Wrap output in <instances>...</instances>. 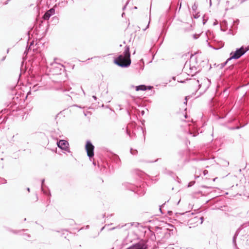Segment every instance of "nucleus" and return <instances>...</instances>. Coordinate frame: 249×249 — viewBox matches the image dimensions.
I'll return each mask as SVG.
<instances>
[{
    "label": "nucleus",
    "mask_w": 249,
    "mask_h": 249,
    "mask_svg": "<svg viewBox=\"0 0 249 249\" xmlns=\"http://www.w3.org/2000/svg\"><path fill=\"white\" fill-rule=\"evenodd\" d=\"M163 233L162 239L163 240H166L168 239L173 233V229H169L167 228L163 229L161 231Z\"/></svg>",
    "instance_id": "f8f14e48"
},
{
    "label": "nucleus",
    "mask_w": 249,
    "mask_h": 249,
    "mask_svg": "<svg viewBox=\"0 0 249 249\" xmlns=\"http://www.w3.org/2000/svg\"><path fill=\"white\" fill-rule=\"evenodd\" d=\"M196 53H197V52H195L193 54H191V57H192V56H193L194 55H196Z\"/></svg>",
    "instance_id": "338daca9"
},
{
    "label": "nucleus",
    "mask_w": 249,
    "mask_h": 249,
    "mask_svg": "<svg viewBox=\"0 0 249 249\" xmlns=\"http://www.w3.org/2000/svg\"><path fill=\"white\" fill-rule=\"evenodd\" d=\"M137 111L139 112L142 116H143L145 113L144 110H142L140 111L139 109H137Z\"/></svg>",
    "instance_id": "79ce46f5"
},
{
    "label": "nucleus",
    "mask_w": 249,
    "mask_h": 249,
    "mask_svg": "<svg viewBox=\"0 0 249 249\" xmlns=\"http://www.w3.org/2000/svg\"><path fill=\"white\" fill-rule=\"evenodd\" d=\"M192 97V95H188V96H186L185 98V102H184V104H186L187 102V100L188 99H190Z\"/></svg>",
    "instance_id": "ea45409f"
},
{
    "label": "nucleus",
    "mask_w": 249,
    "mask_h": 249,
    "mask_svg": "<svg viewBox=\"0 0 249 249\" xmlns=\"http://www.w3.org/2000/svg\"><path fill=\"white\" fill-rule=\"evenodd\" d=\"M56 144L57 146L61 149L69 153L71 152L69 148V143L67 141L65 140H59L57 142Z\"/></svg>",
    "instance_id": "6e6552de"
},
{
    "label": "nucleus",
    "mask_w": 249,
    "mask_h": 249,
    "mask_svg": "<svg viewBox=\"0 0 249 249\" xmlns=\"http://www.w3.org/2000/svg\"><path fill=\"white\" fill-rule=\"evenodd\" d=\"M239 233V229H238L235 232L232 237V244L236 245L237 237Z\"/></svg>",
    "instance_id": "aec40b11"
},
{
    "label": "nucleus",
    "mask_w": 249,
    "mask_h": 249,
    "mask_svg": "<svg viewBox=\"0 0 249 249\" xmlns=\"http://www.w3.org/2000/svg\"><path fill=\"white\" fill-rule=\"evenodd\" d=\"M139 225H140V223H134V222H133V223H131V225H130V226L129 225V223H128V224H125V225H124V226H121V228H123V227H130V226H133V225H135V227H138V226H139ZM117 228H121V227H120V225L117 226L115 227H113V228H110V229H109V230H110V231H112V230H114V229H117Z\"/></svg>",
    "instance_id": "2eb2a0df"
},
{
    "label": "nucleus",
    "mask_w": 249,
    "mask_h": 249,
    "mask_svg": "<svg viewBox=\"0 0 249 249\" xmlns=\"http://www.w3.org/2000/svg\"><path fill=\"white\" fill-rule=\"evenodd\" d=\"M167 213L169 215H172L173 212L171 211H168Z\"/></svg>",
    "instance_id": "864d4df0"
},
{
    "label": "nucleus",
    "mask_w": 249,
    "mask_h": 249,
    "mask_svg": "<svg viewBox=\"0 0 249 249\" xmlns=\"http://www.w3.org/2000/svg\"><path fill=\"white\" fill-rule=\"evenodd\" d=\"M149 22H150V21H149ZM149 27V24H147L146 27L143 29V31H145L146 30L147 28H148Z\"/></svg>",
    "instance_id": "0e129e2a"
},
{
    "label": "nucleus",
    "mask_w": 249,
    "mask_h": 249,
    "mask_svg": "<svg viewBox=\"0 0 249 249\" xmlns=\"http://www.w3.org/2000/svg\"><path fill=\"white\" fill-rule=\"evenodd\" d=\"M11 0H7L5 2L4 4H7Z\"/></svg>",
    "instance_id": "bf43d9fd"
},
{
    "label": "nucleus",
    "mask_w": 249,
    "mask_h": 249,
    "mask_svg": "<svg viewBox=\"0 0 249 249\" xmlns=\"http://www.w3.org/2000/svg\"><path fill=\"white\" fill-rule=\"evenodd\" d=\"M199 37V35H197V34H196L193 35V38L195 39H197Z\"/></svg>",
    "instance_id": "37998d69"
},
{
    "label": "nucleus",
    "mask_w": 249,
    "mask_h": 249,
    "mask_svg": "<svg viewBox=\"0 0 249 249\" xmlns=\"http://www.w3.org/2000/svg\"><path fill=\"white\" fill-rule=\"evenodd\" d=\"M126 134L130 137V138H132L133 136H136V134L135 133H132V135L131 134V133L127 130H126Z\"/></svg>",
    "instance_id": "72a5a7b5"
},
{
    "label": "nucleus",
    "mask_w": 249,
    "mask_h": 249,
    "mask_svg": "<svg viewBox=\"0 0 249 249\" xmlns=\"http://www.w3.org/2000/svg\"><path fill=\"white\" fill-rule=\"evenodd\" d=\"M188 134L192 137H196L198 135V129L197 128H195L194 131H193L191 130L190 126H189Z\"/></svg>",
    "instance_id": "f3484780"
},
{
    "label": "nucleus",
    "mask_w": 249,
    "mask_h": 249,
    "mask_svg": "<svg viewBox=\"0 0 249 249\" xmlns=\"http://www.w3.org/2000/svg\"><path fill=\"white\" fill-rule=\"evenodd\" d=\"M85 149L90 161L94 155V146L90 140H87L85 144Z\"/></svg>",
    "instance_id": "0eeeda50"
},
{
    "label": "nucleus",
    "mask_w": 249,
    "mask_h": 249,
    "mask_svg": "<svg viewBox=\"0 0 249 249\" xmlns=\"http://www.w3.org/2000/svg\"><path fill=\"white\" fill-rule=\"evenodd\" d=\"M228 34H232V35H234L235 34V32H233L232 30H231V29H230L228 33Z\"/></svg>",
    "instance_id": "c03bdc74"
},
{
    "label": "nucleus",
    "mask_w": 249,
    "mask_h": 249,
    "mask_svg": "<svg viewBox=\"0 0 249 249\" xmlns=\"http://www.w3.org/2000/svg\"><path fill=\"white\" fill-rule=\"evenodd\" d=\"M161 158H158V159H156L155 160H154V161H153V160L148 161H147V162H148V163H153V162H157V161H159V160H161Z\"/></svg>",
    "instance_id": "58836bf2"
},
{
    "label": "nucleus",
    "mask_w": 249,
    "mask_h": 249,
    "mask_svg": "<svg viewBox=\"0 0 249 249\" xmlns=\"http://www.w3.org/2000/svg\"><path fill=\"white\" fill-rule=\"evenodd\" d=\"M217 24H218V22H217V20H215V21L213 22V25L214 26V25H217Z\"/></svg>",
    "instance_id": "4d7b16f0"
},
{
    "label": "nucleus",
    "mask_w": 249,
    "mask_h": 249,
    "mask_svg": "<svg viewBox=\"0 0 249 249\" xmlns=\"http://www.w3.org/2000/svg\"><path fill=\"white\" fill-rule=\"evenodd\" d=\"M244 120L238 115L234 116L228 120V123L235 122L236 125L231 128V129H238L246 125L248 122L244 123Z\"/></svg>",
    "instance_id": "20e7f679"
},
{
    "label": "nucleus",
    "mask_w": 249,
    "mask_h": 249,
    "mask_svg": "<svg viewBox=\"0 0 249 249\" xmlns=\"http://www.w3.org/2000/svg\"><path fill=\"white\" fill-rule=\"evenodd\" d=\"M229 57L225 61L224 63H222L219 64L218 66L220 67V69H223L227 64L228 63L231 61Z\"/></svg>",
    "instance_id": "4be33fe9"
},
{
    "label": "nucleus",
    "mask_w": 249,
    "mask_h": 249,
    "mask_svg": "<svg viewBox=\"0 0 249 249\" xmlns=\"http://www.w3.org/2000/svg\"><path fill=\"white\" fill-rule=\"evenodd\" d=\"M231 71V72L229 74V79L232 82H236L241 80L243 77L242 73L237 71L236 69H234V66L231 65L226 69V71Z\"/></svg>",
    "instance_id": "7ed1b4c3"
},
{
    "label": "nucleus",
    "mask_w": 249,
    "mask_h": 249,
    "mask_svg": "<svg viewBox=\"0 0 249 249\" xmlns=\"http://www.w3.org/2000/svg\"><path fill=\"white\" fill-rule=\"evenodd\" d=\"M195 183H196V181L194 180L190 181L188 183L187 187L189 188V187H192V186H193L195 184Z\"/></svg>",
    "instance_id": "2f4dec72"
},
{
    "label": "nucleus",
    "mask_w": 249,
    "mask_h": 249,
    "mask_svg": "<svg viewBox=\"0 0 249 249\" xmlns=\"http://www.w3.org/2000/svg\"><path fill=\"white\" fill-rule=\"evenodd\" d=\"M51 17V16L48 12H46L43 15L42 18L43 19L47 20H48Z\"/></svg>",
    "instance_id": "b1692460"
},
{
    "label": "nucleus",
    "mask_w": 249,
    "mask_h": 249,
    "mask_svg": "<svg viewBox=\"0 0 249 249\" xmlns=\"http://www.w3.org/2000/svg\"><path fill=\"white\" fill-rule=\"evenodd\" d=\"M46 196L48 197V198L47 199V202H48V203H50V197L51 196H50L48 194V195H46Z\"/></svg>",
    "instance_id": "3c124183"
},
{
    "label": "nucleus",
    "mask_w": 249,
    "mask_h": 249,
    "mask_svg": "<svg viewBox=\"0 0 249 249\" xmlns=\"http://www.w3.org/2000/svg\"><path fill=\"white\" fill-rule=\"evenodd\" d=\"M192 10L193 13H196L197 8V5L196 2H195L194 5L192 6Z\"/></svg>",
    "instance_id": "c85d7f7f"
},
{
    "label": "nucleus",
    "mask_w": 249,
    "mask_h": 249,
    "mask_svg": "<svg viewBox=\"0 0 249 249\" xmlns=\"http://www.w3.org/2000/svg\"><path fill=\"white\" fill-rule=\"evenodd\" d=\"M6 57V56H3V57L2 58V59H1V61H4V60L5 59Z\"/></svg>",
    "instance_id": "680f3d73"
},
{
    "label": "nucleus",
    "mask_w": 249,
    "mask_h": 249,
    "mask_svg": "<svg viewBox=\"0 0 249 249\" xmlns=\"http://www.w3.org/2000/svg\"><path fill=\"white\" fill-rule=\"evenodd\" d=\"M59 66H55L52 69V70L51 71V72H53V74H61L62 72L64 71L65 68L64 66L61 65Z\"/></svg>",
    "instance_id": "ddd939ff"
},
{
    "label": "nucleus",
    "mask_w": 249,
    "mask_h": 249,
    "mask_svg": "<svg viewBox=\"0 0 249 249\" xmlns=\"http://www.w3.org/2000/svg\"><path fill=\"white\" fill-rule=\"evenodd\" d=\"M69 222H70V224L71 225H72L74 224H75V222L73 219H69Z\"/></svg>",
    "instance_id": "a18cd8bd"
},
{
    "label": "nucleus",
    "mask_w": 249,
    "mask_h": 249,
    "mask_svg": "<svg viewBox=\"0 0 249 249\" xmlns=\"http://www.w3.org/2000/svg\"><path fill=\"white\" fill-rule=\"evenodd\" d=\"M195 14H193V17L194 18L197 19L200 17L199 13V12H196L194 13Z\"/></svg>",
    "instance_id": "7c9ffc66"
},
{
    "label": "nucleus",
    "mask_w": 249,
    "mask_h": 249,
    "mask_svg": "<svg viewBox=\"0 0 249 249\" xmlns=\"http://www.w3.org/2000/svg\"><path fill=\"white\" fill-rule=\"evenodd\" d=\"M233 247L234 248V249H240L238 246H237V243H236V245L235 244H233Z\"/></svg>",
    "instance_id": "8fccbe9b"
},
{
    "label": "nucleus",
    "mask_w": 249,
    "mask_h": 249,
    "mask_svg": "<svg viewBox=\"0 0 249 249\" xmlns=\"http://www.w3.org/2000/svg\"><path fill=\"white\" fill-rule=\"evenodd\" d=\"M243 50H246V52H247L248 51H249V45L247 46H243Z\"/></svg>",
    "instance_id": "a19ab883"
},
{
    "label": "nucleus",
    "mask_w": 249,
    "mask_h": 249,
    "mask_svg": "<svg viewBox=\"0 0 249 249\" xmlns=\"http://www.w3.org/2000/svg\"><path fill=\"white\" fill-rule=\"evenodd\" d=\"M200 219H201V224L202 223L203 221V220H204V218L203 217H200Z\"/></svg>",
    "instance_id": "052dcab7"
},
{
    "label": "nucleus",
    "mask_w": 249,
    "mask_h": 249,
    "mask_svg": "<svg viewBox=\"0 0 249 249\" xmlns=\"http://www.w3.org/2000/svg\"><path fill=\"white\" fill-rule=\"evenodd\" d=\"M208 20V18H205V15H203L202 17V23L203 25H205Z\"/></svg>",
    "instance_id": "f704fd0d"
},
{
    "label": "nucleus",
    "mask_w": 249,
    "mask_h": 249,
    "mask_svg": "<svg viewBox=\"0 0 249 249\" xmlns=\"http://www.w3.org/2000/svg\"><path fill=\"white\" fill-rule=\"evenodd\" d=\"M11 93L13 95L15 94V96L12 98V102L16 105L20 100V99H19L20 94L18 93L17 91L15 89L12 90Z\"/></svg>",
    "instance_id": "4468645a"
},
{
    "label": "nucleus",
    "mask_w": 249,
    "mask_h": 249,
    "mask_svg": "<svg viewBox=\"0 0 249 249\" xmlns=\"http://www.w3.org/2000/svg\"><path fill=\"white\" fill-rule=\"evenodd\" d=\"M26 189H27V190L28 191V192H30V188L27 187Z\"/></svg>",
    "instance_id": "774afa93"
},
{
    "label": "nucleus",
    "mask_w": 249,
    "mask_h": 249,
    "mask_svg": "<svg viewBox=\"0 0 249 249\" xmlns=\"http://www.w3.org/2000/svg\"><path fill=\"white\" fill-rule=\"evenodd\" d=\"M92 98L94 99V100H96L97 99V97L95 95H93Z\"/></svg>",
    "instance_id": "13d9d810"
},
{
    "label": "nucleus",
    "mask_w": 249,
    "mask_h": 249,
    "mask_svg": "<svg viewBox=\"0 0 249 249\" xmlns=\"http://www.w3.org/2000/svg\"><path fill=\"white\" fill-rule=\"evenodd\" d=\"M74 106L77 107H78L79 108H82V107L81 106H79V105H74Z\"/></svg>",
    "instance_id": "e2e57ef3"
},
{
    "label": "nucleus",
    "mask_w": 249,
    "mask_h": 249,
    "mask_svg": "<svg viewBox=\"0 0 249 249\" xmlns=\"http://www.w3.org/2000/svg\"><path fill=\"white\" fill-rule=\"evenodd\" d=\"M176 178H177V181L178 183H180L181 182L180 179L177 176H176Z\"/></svg>",
    "instance_id": "5fc2aeb1"
},
{
    "label": "nucleus",
    "mask_w": 249,
    "mask_h": 249,
    "mask_svg": "<svg viewBox=\"0 0 249 249\" xmlns=\"http://www.w3.org/2000/svg\"><path fill=\"white\" fill-rule=\"evenodd\" d=\"M122 54H124V55L128 56L129 58H130L131 54L129 46L126 45L124 47V50Z\"/></svg>",
    "instance_id": "a211bd4d"
},
{
    "label": "nucleus",
    "mask_w": 249,
    "mask_h": 249,
    "mask_svg": "<svg viewBox=\"0 0 249 249\" xmlns=\"http://www.w3.org/2000/svg\"><path fill=\"white\" fill-rule=\"evenodd\" d=\"M59 18L57 16H54L52 18V22L53 24L56 25L57 23H58Z\"/></svg>",
    "instance_id": "5701e85b"
},
{
    "label": "nucleus",
    "mask_w": 249,
    "mask_h": 249,
    "mask_svg": "<svg viewBox=\"0 0 249 249\" xmlns=\"http://www.w3.org/2000/svg\"><path fill=\"white\" fill-rule=\"evenodd\" d=\"M124 185L127 190L131 191L138 195L143 196L145 193V191L143 189L133 184L125 183Z\"/></svg>",
    "instance_id": "423d86ee"
},
{
    "label": "nucleus",
    "mask_w": 249,
    "mask_h": 249,
    "mask_svg": "<svg viewBox=\"0 0 249 249\" xmlns=\"http://www.w3.org/2000/svg\"><path fill=\"white\" fill-rule=\"evenodd\" d=\"M34 53L30 57L29 61L31 64V66L34 67L40 66L41 67H45L46 64V59L44 57V55L40 52H35L33 49Z\"/></svg>",
    "instance_id": "f257e3e1"
},
{
    "label": "nucleus",
    "mask_w": 249,
    "mask_h": 249,
    "mask_svg": "<svg viewBox=\"0 0 249 249\" xmlns=\"http://www.w3.org/2000/svg\"><path fill=\"white\" fill-rule=\"evenodd\" d=\"M46 12H48L52 16L55 14V9L54 8H52L50 9Z\"/></svg>",
    "instance_id": "bb28decb"
},
{
    "label": "nucleus",
    "mask_w": 249,
    "mask_h": 249,
    "mask_svg": "<svg viewBox=\"0 0 249 249\" xmlns=\"http://www.w3.org/2000/svg\"><path fill=\"white\" fill-rule=\"evenodd\" d=\"M168 174L171 176H173L175 175L174 173L172 171H169L168 172Z\"/></svg>",
    "instance_id": "49530a36"
},
{
    "label": "nucleus",
    "mask_w": 249,
    "mask_h": 249,
    "mask_svg": "<svg viewBox=\"0 0 249 249\" xmlns=\"http://www.w3.org/2000/svg\"><path fill=\"white\" fill-rule=\"evenodd\" d=\"M34 44V42L32 41L30 43V45L29 46H27L25 51L23 53V57L26 56L28 53L31 51V46Z\"/></svg>",
    "instance_id": "6ab92c4d"
},
{
    "label": "nucleus",
    "mask_w": 249,
    "mask_h": 249,
    "mask_svg": "<svg viewBox=\"0 0 249 249\" xmlns=\"http://www.w3.org/2000/svg\"><path fill=\"white\" fill-rule=\"evenodd\" d=\"M129 2V0H127L125 4H124V5L122 8V10L123 11H124L126 9V7L127 5L128 4Z\"/></svg>",
    "instance_id": "e433bc0d"
},
{
    "label": "nucleus",
    "mask_w": 249,
    "mask_h": 249,
    "mask_svg": "<svg viewBox=\"0 0 249 249\" xmlns=\"http://www.w3.org/2000/svg\"><path fill=\"white\" fill-rule=\"evenodd\" d=\"M110 159L114 164L113 166H115V168H118L120 166L121 163V160L117 155L112 153L110 157Z\"/></svg>",
    "instance_id": "9d476101"
},
{
    "label": "nucleus",
    "mask_w": 249,
    "mask_h": 249,
    "mask_svg": "<svg viewBox=\"0 0 249 249\" xmlns=\"http://www.w3.org/2000/svg\"><path fill=\"white\" fill-rule=\"evenodd\" d=\"M130 152L132 155H136L138 153V151L136 149H134L132 148H131L130 149Z\"/></svg>",
    "instance_id": "c756f323"
},
{
    "label": "nucleus",
    "mask_w": 249,
    "mask_h": 249,
    "mask_svg": "<svg viewBox=\"0 0 249 249\" xmlns=\"http://www.w3.org/2000/svg\"><path fill=\"white\" fill-rule=\"evenodd\" d=\"M7 183V180L4 178H0V184H6Z\"/></svg>",
    "instance_id": "473e14b6"
},
{
    "label": "nucleus",
    "mask_w": 249,
    "mask_h": 249,
    "mask_svg": "<svg viewBox=\"0 0 249 249\" xmlns=\"http://www.w3.org/2000/svg\"><path fill=\"white\" fill-rule=\"evenodd\" d=\"M222 206L220 207H217L216 205L215 206V207L213 208V209H216V210H221Z\"/></svg>",
    "instance_id": "de8ad7c7"
},
{
    "label": "nucleus",
    "mask_w": 249,
    "mask_h": 249,
    "mask_svg": "<svg viewBox=\"0 0 249 249\" xmlns=\"http://www.w3.org/2000/svg\"><path fill=\"white\" fill-rule=\"evenodd\" d=\"M163 229H165V228L159 226H156L155 227V231L158 235V237H160L161 236H162L163 233L161 231H162Z\"/></svg>",
    "instance_id": "dca6fc26"
},
{
    "label": "nucleus",
    "mask_w": 249,
    "mask_h": 249,
    "mask_svg": "<svg viewBox=\"0 0 249 249\" xmlns=\"http://www.w3.org/2000/svg\"><path fill=\"white\" fill-rule=\"evenodd\" d=\"M45 179L43 178L41 180V192L45 195H48V194L51 196V191L48 186L44 184Z\"/></svg>",
    "instance_id": "9b49d317"
},
{
    "label": "nucleus",
    "mask_w": 249,
    "mask_h": 249,
    "mask_svg": "<svg viewBox=\"0 0 249 249\" xmlns=\"http://www.w3.org/2000/svg\"><path fill=\"white\" fill-rule=\"evenodd\" d=\"M131 88H135L136 91H145L147 90H151L153 89V86H147L144 84L140 85L138 86H134L131 85Z\"/></svg>",
    "instance_id": "1a4fd4ad"
},
{
    "label": "nucleus",
    "mask_w": 249,
    "mask_h": 249,
    "mask_svg": "<svg viewBox=\"0 0 249 249\" xmlns=\"http://www.w3.org/2000/svg\"><path fill=\"white\" fill-rule=\"evenodd\" d=\"M165 203H166V202H165V203H163V204H162L161 205L159 206V210H160V213L162 214L164 213L162 211L161 208L164 206V205L165 204Z\"/></svg>",
    "instance_id": "4c0bfd02"
},
{
    "label": "nucleus",
    "mask_w": 249,
    "mask_h": 249,
    "mask_svg": "<svg viewBox=\"0 0 249 249\" xmlns=\"http://www.w3.org/2000/svg\"><path fill=\"white\" fill-rule=\"evenodd\" d=\"M206 42L207 43L208 46L209 47H210V48H212V49H213L214 50H218V49L221 48L222 47H223L224 46V43L222 42H221V44H222L221 46L220 47L218 48H214V47H213L212 45H211L210 44V43L208 41V40H207Z\"/></svg>",
    "instance_id": "393cba45"
},
{
    "label": "nucleus",
    "mask_w": 249,
    "mask_h": 249,
    "mask_svg": "<svg viewBox=\"0 0 249 249\" xmlns=\"http://www.w3.org/2000/svg\"><path fill=\"white\" fill-rule=\"evenodd\" d=\"M6 229L8 231H10L11 232H12L13 233H15V234H17L19 232H20V231H27L28 230V229H22L21 230H20V231H16V230H12L8 227H6Z\"/></svg>",
    "instance_id": "412c9836"
},
{
    "label": "nucleus",
    "mask_w": 249,
    "mask_h": 249,
    "mask_svg": "<svg viewBox=\"0 0 249 249\" xmlns=\"http://www.w3.org/2000/svg\"><path fill=\"white\" fill-rule=\"evenodd\" d=\"M23 235L29 238L31 237V235L28 233H24Z\"/></svg>",
    "instance_id": "09e8293b"
},
{
    "label": "nucleus",
    "mask_w": 249,
    "mask_h": 249,
    "mask_svg": "<svg viewBox=\"0 0 249 249\" xmlns=\"http://www.w3.org/2000/svg\"><path fill=\"white\" fill-rule=\"evenodd\" d=\"M243 49V46H242L240 48H236L235 51L231 52L230 53V59L237 60L241 58L246 53V51Z\"/></svg>",
    "instance_id": "39448f33"
},
{
    "label": "nucleus",
    "mask_w": 249,
    "mask_h": 249,
    "mask_svg": "<svg viewBox=\"0 0 249 249\" xmlns=\"http://www.w3.org/2000/svg\"><path fill=\"white\" fill-rule=\"evenodd\" d=\"M6 119H5V118L3 119V120L1 121V123H5L6 122Z\"/></svg>",
    "instance_id": "6e6d98bb"
},
{
    "label": "nucleus",
    "mask_w": 249,
    "mask_h": 249,
    "mask_svg": "<svg viewBox=\"0 0 249 249\" xmlns=\"http://www.w3.org/2000/svg\"><path fill=\"white\" fill-rule=\"evenodd\" d=\"M113 62L118 67L122 68H127L130 66L131 60L128 56L121 54L114 58Z\"/></svg>",
    "instance_id": "f03ea898"
},
{
    "label": "nucleus",
    "mask_w": 249,
    "mask_h": 249,
    "mask_svg": "<svg viewBox=\"0 0 249 249\" xmlns=\"http://www.w3.org/2000/svg\"><path fill=\"white\" fill-rule=\"evenodd\" d=\"M214 115L216 117V119H217V120H219V119H224L226 115H220L219 114H218L217 113L216 114H214Z\"/></svg>",
    "instance_id": "a878e982"
},
{
    "label": "nucleus",
    "mask_w": 249,
    "mask_h": 249,
    "mask_svg": "<svg viewBox=\"0 0 249 249\" xmlns=\"http://www.w3.org/2000/svg\"><path fill=\"white\" fill-rule=\"evenodd\" d=\"M237 29V26L235 25L233 28L234 30L235 31Z\"/></svg>",
    "instance_id": "69168bd1"
},
{
    "label": "nucleus",
    "mask_w": 249,
    "mask_h": 249,
    "mask_svg": "<svg viewBox=\"0 0 249 249\" xmlns=\"http://www.w3.org/2000/svg\"><path fill=\"white\" fill-rule=\"evenodd\" d=\"M207 80L209 82V85L205 88V90H204V91L203 92H200L199 95L198 96H197L196 97H198L199 96H200L201 95H202L203 93H204L206 90L207 89L209 88V87L211 84V81H210V80L208 79V78L207 79Z\"/></svg>",
    "instance_id": "cd10ccee"
},
{
    "label": "nucleus",
    "mask_w": 249,
    "mask_h": 249,
    "mask_svg": "<svg viewBox=\"0 0 249 249\" xmlns=\"http://www.w3.org/2000/svg\"><path fill=\"white\" fill-rule=\"evenodd\" d=\"M150 238L153 241H154V240L156 239V236H155V233L154 232H152L151 233Z\"/></svg>",
    "instance_id": "c9c22d12"
},
{
    "label": "nucleus",
    "mask_w": 249,
    "mask_h": 249,
    "mask_svg": "<svg viewBox=\"0 0 249 249\" xmlns=\"http://www.w3.org/2000/svg\"><path fill=\"white\" fill-rule=\"evenodd\" d=\"M203 172L204 175L205 176L208 174V171L206 170H204Z\"/></svg>",
    "instance_id": "603ef678"
}]
</instances>
